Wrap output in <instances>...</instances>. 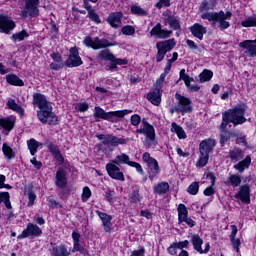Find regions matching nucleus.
<instances>
[{"mask_svg": "<svg viewBox=\"0 0 256 256\" xmlns=\"http://www.w3.org/2000/svg\"><path fill=\"white\" fill-rule=\"evenodd\" d=\"M32 105L38 107L37 118L43 125H58L59 117L53 112V105L47 100V97L41 93H34Z\"/></svg>", "mask_w": 256, "mask_h": 256, "instance_id": "1", "label": "nucleus"}, {"mask_svg": "<svg viewBox=\"0 0 256 256\" xmlns=\"http://www.w3.org/2000/svg\"><path fill=\"white\" fill-rule=\"evenodd\" d=\"M233 17V13L231 11L224 12L220 10L219 12H206L201 14V19H206L210 23H212L213 27H217L220 31H225V29H229L231 27V18Z\"/></svg>", "mask_w": 256, "mask_h": 256, "instance_id": "2", "label": "nucleus"}, {"mask_svg": "<svg viewBox=\"0 0 256 256\" xmlns=\"http://www.w3.org/2000/svg\"><path fill=\"white\" fill-rule=\"evenodd\" d=\"M129 113H133V110H118L105 112L103 108L96 106L94 108V117L95 119H103L104 121H110L111 123H117L119 119H123L125 115H129Z\"/></svg>", "mask_w": 256, "mask_h": 256, "instance_id": "3", "label": "nucleus"}, {"mask_svg": "<svg viewBox=\"0 0 256 256\" xmlns=\"http://www.w3.org/2000/svg\"><path fill=\"white\" fill-rule=\"evenodd\" d=\"M246 111L247 106L239 105L234 109L225 111L224 113L228 116V119H230V123H233L234 127H237V125H243V123L247 122V118H245Z\"/></svg>", "mask_w": 256, "mask_h": 256, "instance_id": "4", "label": "nucleus"}, {"mask_svg": "<svg viewBox=\"0 0 256 256\" xmlns=\"http://www.w3.org/2000/svg\"><path fill=\"white\" fill-rule=\"evenodd\" d=\"M84 45L86 47H90L91 49H94L95 51L99 49H107V47H117L119 45L118 42H109L107 39H100L99 37H95L94 39L90 36H87L84 41Z\"/></svg>", "mask_w": 256, "mask_h": 256, "instance_id": "5", "label": "nucleus"}, {"mask_svg": "<svg viewBox=\"0 0 256 256\" xmlns=\"http://www.w3.org/2000/svg\"><path fill=\"white\" fill-rule=\"evenodd\" d=\"M176 45L175 39H169V40H164L157 42L156 44V49H157V54H156V61L157 63H161L163 59H165V55L169 53Z\"/></svg>", "mask_w": 256, "mask_h": 256, "instance_id": "6", "label": "nucleus"}, {"mask_svg": "<svg viewBox=\"0 0 256 256\" xmlns=\"http://www.w3.org/2000/svg\"><path fill=\"white\" fill-rule=\"evenodd\" d=\"M96 137L97 139H99V141H102L100 144H98L99 149H101L103 145H110L111 147H117L118 145H127V140L123 138H118L111 134H97Z\"/></svg>", "mask_w": 256, "mask_h": 256, "instance_id": "7", "label": "nucleus"}, {"mask_svg": "<svg viewBox=\"0 0 256 256\" xmlns=\"http://www.w3.org/2000/svg\"><path fill=\"white\" fill-rule=\"evenodd\" d=\"M24 8L21 11V16L24 18L27 17H39V0H23Z\"/></svg>", "mask_w": 256, "mask_h": 256, "instance_id": "8", "label": "nucleus"}, {"mask_svg": "<svg viewBox=\"0 0 256 256\" xmlns=\"http://www.w3.org/2000/svg\"><path fill=\"white\" fill-rule=\"evenodd\" d=\"M142 159L147 164L149 179H155L159 175V162H157V159L151 157L149 152H145Z\"/></svg>", "mask_w": 256, "mask_h": 256, "instance_id": "9", "label": "nucleus"}, {"mask_svg": "<svg viewBox=\"0 0 256 256\" xmlns=\"http://www.w3.org/2000/svg\"><path fill=\"white\" fill-rule=\"evenodd\" d=\"M175 98L178 100V103L176 105V111L177 113H181L182 115H185V113H191L193 111V105L191 103V99L176 93Z\"/></svg>", "mask_w": 256, "mask_h": 256, "instance_id": "10", "label": "nucleus"}, {"mask_svg": "<svg viewBox=\"0 0 256 256\" xmlns=\"http://www.w3.org/2000/svg\"><path fill=\"white\" fill-rule=\"evenodd\" d=\"M136 133L145 135L149 145H152L153 141H155V127L145 119L142 120V127L137 129Z\"/></svg>", "mask_w": 256, "mask_h": 256, "instance_id": "11", "label": "nucleus"}, {"mask_svg": "<svg viewBox=\"0 0 256 256\" xmlns=\"http://www.w3.org/2000/svg\"><path fill=\"white\" fill-rule=\"evenodd\" d=\"M41 235H43V230H41L37 224L28 223L26 229H24L22 233L18 235V239H27V237H30V239H35V237H41Z\"/></svg>", "mask_w": 256, "mask_h": 256, "instance_id": "12", "label": "nucleus"}, {"mask_svg": "<svg viewBox=\"0 0 256 256\" xmlns=\"http://www.w3.org/2000/svg\"><path fill=\"white\" fill-rule=\"evenodd\" d=\"M65 65L70 68L80 67V65H83V60H81V56H79V50H77V48H70V55L65 61Z\"/></svg>", "mask_w": 256, "mask_h": 256, "instance_id": "13", "label": "nucleus"}, {"mask_svg": "<svg viewBox=\"0 0 256 256\" xmlns=\"http://www.w3.org/2000/svg\"><path fill=\"white\" fill-rule=\"evenodd\" d=\"M106 171L111 179L125 181V175H123V172H121V169L118 168L117 164L113 162L106 164Z\"/></svg>", "mask_w": 256, "mask_h": 256, "instance_id": "14", "label": "nucleus"}, {"mask_svg": "<svg viewBox=\"0 0 256 256\" xmlns=\"http://www.w3.org/2000/svg\"><path fill=\"white\" fill-rule=\"evenodd\" d=\"M235 199H239L242 203L249 205L251 203V187L248 184H244L239 188Z\"/></svg>", "mask_w": 256, "mask_h": 256, "instance_id": "15", "label": "nucleus"}, {"mask_svg": "<svg viewBox=\"0 0 256 256\" xmlns=\"http://www.w3.org/2000/svg\"><path fill=\"white\" fill-rule=\"evenodd\" d=\"M15 21L7 16L0 15V33L9 35L15 29Z\"/></svg>", "mask_w": 256, "mask_h": 256, "instance_id": "16", "label": "nucleus"}, {"mask_svg": "<svg viewBox=\"0 0 256 256\" xmlns=\"http://www.w3.org/2000/svg\"><path fill=\"white\" fill-rule=\"evenodd\" d=\"M172 33L171 30H163L161 23H157L150 31L151 37H157V39H168Z\"/></svg>", "mask_w": 256, "mask_h": 256, "instance_id": "17", "label": "nucleus"}, {"mask_svg": "<svg viewBox=\"0 0 256 256\" xmlns=\"http://www.w3.org/2000/svg\"><path fill=\"white\" fill-rule=\"evenodd\" d=\"M96 214L98 215V217H100L102 221V225L105 233H111V227H113V223L111 221H113V216L107 213L101 212L99 210H96Z\"/></svg>", "mask_w": 256, "mask_h": 256, "instance_id": "18", "label": "nucleus"}, {"mask_svg": "<svg viewBox=\"0 0 256 256\" xmlns=\"http://www.w3.org/2000/svg\"><path fill=\"white\" fill-rule=\"evenodd\" d=\"M239 47L246 49L245 53L248 57H256V39L255 40H244L239 43Z\"/></svg>", "mask_w": 256, "mask_h": 256, "instance_id": "19", "label": "nucleus"}, {"mask_svg": "<svg viewBox=\"0 0 256 256\" xmlns=\"http://www.w3.org/2000/svg\"><path fill=\"white\" fill-rule=\"evenodd\" d=\"M215 140L214 139H206L203 140L199 145V151L202 153V155H209L210 153H213V149H215Z\"/></svg>", "mask_w": 256, "mask_h": 256, "instance_id": "20", "label": "nucleus"}, {"mask_svg": "<svg viewBox=\"0 0 256 256\" xmlns=\"http://www.w3.org/2000/svg\"><path fill=\"white\" fill-rule=\"evenodd\" d=\"M55 179L56 187H59V189H65L67 187V171L65 169L59 168L56 172Z\"/></svg>", "mask_w": 256, "mask_h": 256, "instance_id": "21", "label": "nucleus"}, {"mask_svg": "<svg viewBox=\"0 0 256 256\" xmlns=\"http://www.w3.org/2000/svg\"><path fill=\"white\" fill-rule=\"evenodd\" d=\"M123 20V12H114L110 13L107 18V23L113 28V29H119L121 26V21Z\"/></svg>", "mask_w": 256, "mask_h": 256, "instance_id": "22", "label": "nucleus"}, {"mask_svg": "<svg viewBox=\"0 0 256 256\" xmlns=\"http://www.w3.org/2000/svg\"><path fill=\"white\" fill-rule=\"evenodd\" d=\"M164 17L171 29H174V31H179V29H181V18L179 16L165 13Z\"/></svg>", "mask_w": 256, "mask_h": 256, "instance_id": "23", "label": "nucleus"}, {"mask_svg": "<svg viewBox=\"0 0 256 256\" xmlns=\"http://www.w3.org/2000/svg\"><path fill=\"white\" fill-rule=\"evenodd\" d=\"M190 32L192 33L193 37L203 41V35L207 34V28L199 23H195L190 27Z\"/></svg>", "mask_w": 256, "mask_h": 256, "instance_id": "24", "label": "nucleus"}, {"mask_svg": "<svg viewBox=\"0 0 256 256\" xmlns=\"http://www.w3.org/2000/svg\"><path fill=\"white\" fill-rule=\"evenodd\" d=\"M48 149L50 153L53 155L55 161H57V163H60V165H63L65 158H63V155L61 154V150H59V146L53 143H50L48 146Z\"/></svg>", "mask_w": 256, "mask_h": 256, "instance_id": "25", "label": "nucleus"}, {"mask_svg": "<svg viewBox=\"0 0 256 256\" xmlns=\"http://www.w3.org/2000/svg\"><path fill=\"white\" fill-rule=\"evenodd\" d=\"M147 99L150 101V103H152V105L159 107V105H161V89L155 88L154 91L147 95Z\"/></svg>", "mask_w": 256, "mask_h": 256, "instance_id": "26", "label": "nucleus"}, {"mask_svg": "<svg viewBox=\"0 0 256 256\" xmlns=\"http://www.w3.org/2000/svg\"><path fill=\"white\" fill-rule=\"evenodd\" d=\"M0 127H3L6 131H12L15 127V117L9 116L0 119Z\"/></svg>", "mask_w": 256, "mask_h": 256, "instance_id": "27", "label": "nucleus"}, {"mask_svg": "<svg viewBox=\"0 0 256 256\" xmlns=\"http://www.w3.org/2000/svg\"><path fill=\"white\" fill-rule=\"evenodd\" d=\"M250 166L251 156H246L245 159L234 165V169H236V171H239V173H244L245 169H249Z\"/></svg>", "mask_w": 256, "mask_h": 256, "instance_id": "28", "label": "nucleus"}, {"mask_svg": "<svg viewBox=\"0 0 256 256\" xmlns=\"http://www.w3.org/2000/svg\"><path fill=\"white\" fill-rule=\"evenodd\" d=\"M7 106L9 107V109H12V111L18 113L21 117H25V109H23L21 105L17 104L14 99H9L7 102Z\"/></svg>", "mask_w": 256, "mask_h": 256, "instance_id": "29", "label": "nucleus"}, {"mask_svg": "<svg viewBox=\"0 0 256 256\" xmlns=\"http://www.w3.org/2000/svg\"><path fill=\"white\" fill-rule=\"evenodd\" d=\"M6 81H7V83H9V85H14L16 87H23L25 85V82H23V80H21L15 74L6 75Z\"/></svg>", "mask_w": 256, "mask_h": 256, "instance_id": "30", "label": "nucleus"}, {"mask_svg": "<svg viewBox=\"0 0 256 256\" xmlns=\"http://www.w3.org/2000/svg\"><path fill=\"white\" fill-rule=\"evenodd\" d=\"M25 193L28 196L29 202L28 207L35 205V199H37V195H35V191L33 190V184H28L25 187Z\"/></svg>", "mask_w": 256, "mask_h": 256, "instance_id": "31", "label": "nucleus"}, {"mask_svg": "<svg viewBox=\"0 0 256 256\" xmlns=\"http://www.w3.org/2000/svg\"><path fill=\"white\" fill-rule=\"evenodd\" d=\"M71 252L67 250V247L65 245H59L54 248H52V256H70Z\"/></svg>", "mask_w": 256, "mask_h": 256, "instance_id": "32", "label": "nucleus"}, {"mask_svg": "<svg viewBox=\"0 0 256 256\" xmlns=\"http://www.w3.org/2000/svg\"><path fill=\"white\" fill-rule=\"evenodd\" d=\"M191 243H192L195 251L203 254V248H201V246L203 245V239H201V237L199 235H197V234L193 235L192 239H191Z\"/></svg>", "mask_w": 256, "mask_h": 256, "instance_id": "33", "label": "nucleus"}, {"mask_svg": "<svg viewBox=\"0 0 256 256\" xmlns=\"http://www.w3.org/2000/svg\"><path fill=\"white\" fill-rule=\"evenodd\" d=\"M112 163L116 165H129L132 163V161L129 160V155L122 153L115 157V159L112 161Z\"/></svg>", "mask_w": 256, "mask_h": 256, "instance_id": "34", "label": "nucleus"}, {"mask_svg": "<svg viewBox=\"0 0 256 256\" xmlns=\"http://www.w3.org/2000/svg\"><path fill=\"white\" fill-rule=\"evenodd\" d=\"M229 157L231 161H241L245 157V153L239 149V148H234L233 150L230 151Z\"/></svg>", "mask_w": 256, "mask_h": 256, "instance_id": "35", "label": "nucleus"}, {"mask_svg": "<svg viewBox=\"0 0 256 256\" xmlns=\"http://www.w3.org/2000/svg\"><path fill=\"white\" fill-rule=\"evenodd\" d=\"M171 127L172 133H176L177 137L180 139H187V134L185 133V130H183V127L179 126L175 122L171 124Z\"/></svg>", "mask_w": 256, "mask_h": 256, "instance_id": "36", "label": "nucleus"}, {"mask_svg": "<svg viewBox=\"0 0 256 256\" xmlns=\"http://www.w3.org/2000/svg\"><path fill=\"white\" fill-rule=\"evenodd\" d=\"M27 145L31 155L35 156L37 149H39L43 144L32 138L27 141Z\"/></svg>", "mask_w": 256, "mask_h": 256, "instance_id": "37", "label": "nucleus"}, {"mask_svg": "<svg viewBox=\"0 0 256 256\" xmlns=\"http://www.w3.org/2000/svg\"><path fill=\"white\" fill-rule=\"evenodd\" d=\"M0 203H4L6 209L11 210L13 207L11 206V196L9 192H1L0 193Z\"/></svg>", "mask_w": 256, "mask_h": 256, "instance_id": "38", "label": "nucleus"}, {"mask_svg": "<svg viewBox=\"0 0 256 256\" xmlns=\"http://www.w3.org/2000/svg\"><path fill=\"white\" fill-rule=\"evenodd\" d=\"M98 59H102L103 61H115V55L111 53L109 50H102L98 54Z\"/></svg>", "mask_w": 256, "mask_h": 256, "instance_id": "39", "label": "nucleus"}, {"mask_svg": "<svg viewBox=\"0 0 256 256\" xmlns=\"http://www.w3.org/2000/svg\"><path fill=\"white\" fill-rule=\"evenodd\" d=\"M169 189V183L167 182H161L154 186V193H157V195H163L167 192Z\"/></svg>", "mask_w": 256, "mask_h": 256, "instance_id": "40", "label": "nucleus"}, {"mask_svg": "<svg viewBox=\"0 0 256 256\" xmlns=\"http://www.w3.org/2000/svg\"><path fill=\"white\" fill-rule=\"evenodd\" d=\"M2 151L5 157H7L8 161H11V159H15V152H13V148L7 145V143L3 144Z\"/></svg>", "mask_w": 256, "mask_h": 256, "instance_id": "41", "label": "nucleus"}, {"mask_svg": "<svg viewBox=\"0 0 256 256\" xmlns=\"http://www.w3.org/2000/svg\"><path fill=\"white\" fill-rule=\"evenodd\" d=\"M29 37V33H27L26 30H22L20 32H17L11 36V39L14 43H17V41H24Z\"/></svg>", "mask_w": 256, "mask_h": 256, "instance_id": "42", "label": "nucleus"}, {"mask_svg": "<svg viewBox=\"0 0 256 256\" xmlns=\"http://www.w3.org/2000/svg\"><path fill=\"white\" fill-rule=\"evenodd\" d=\"M200 83H205L206 81H211L213 79V71L205 69L199 75Z\"/></svg>", "mask_w": 256, "mask_h": 256, "instance_id": "43", "label": "nucleus"}, {"mask_svg": "<svg viewBox=\"0 0 256 256\" xmlns=\"http://www.w3.org/2000/svg\"><path fill=\"white\" fill-rule=\"evenodd\" d=\"M178 219H185V217H187V215H189V210H187V206H185V204H179L178 208Z\"/></svg>", "mask_w": 256, "mask_h": 256, "instance_id": "44", "label": "nucleus"}, {"mask_svg": "<svg viewBox=\"0 0 256 256\" xmlns=\"http://www.w3.org/2000/svg\"><path fill=\"white\" fill-rule=\"evenodd\" d=\"M228 181L232 187H239L241 185V176L232 174L228 177Z\"/></svg>", "mask_w": 256, "mask_h": 256, "instance_id": "45", "label": "nucleus"}, {"mask_svg": "<svg viewBox=\"0 0 256 256\" xmlns=\"http://www.w3.org/2000/svg\"><path fill=\"white\" fill-rule=\"evenodd\" d=\"M207 163H209V155L200 153L199 160L197 161L196 166L201 169V168L205 167V165H207Z\"/></svg>", "mask_w": 256, "mask_h": 256, "instance_id": "46", "label": "nucleus"}, {"mask_svg": "<svg viewBox=\"0 0 256 256\" xmlns=\"http://www.w3.org/2000/svg\"><path fill=\"white\" fill-rule=\"evenodd\" d=\"M242 27H256V16L246 18L241 22Z\"/></svg>", "mask_w": 256, "mask_h": 256, "instance_id": "47", "label": "nucleus"}, {"mask_svg": "<svg viewBox=\"0 0 256 256\" xmlns=\"http://www.w3.org/2000/svg\"><path fill=\"white\" fill-rule=\"evenodd\" d=\"M187 191L189 195H197L199 193V182H193L188 188Z\"/></svg>", "mask_w": 256, "mask_h": 256, "instance_id": "48", "label": "nucleus"}, {"mask_svg": "<svg viewBox=\"0 0 256 256\" xmlns=\"http://www.w3.org/2000/svg\"><path fill=\"white\" fill-rule=\"evenodd\" d=\"M215 6L211 5L208 1H203L199 7V11L203 13H207V11H211Z\"/></svg>", "mask_w": 256, "mask_h": 256, "instance_id": "49", "label": "nucleus"}, {"mask_svg": "<svg viewBox=\"0 0 256 256\" xmlns=\"http://www.w3.org/2000/svg\"><path fill=\"white\" fill-rule=\"evenodd\" d=\"M131 11L133 15H140L141 17H145V15H147V11L139 6H132Z\"/></svg>", "mask_w": 256, "mask_h": 256, "instance_id": "50", "label": "nucleus"}, {"mask_svg": "<svg viewBox=\"0 0 256 256\" xmlns=\"http://www.w3.org/2000/svg\"><path fill=\"white\" fill-rule=\"evenodd\" d=\"M229 123H231L230 118L227 116V114L225 112L222 113V123L220 125V129H222V131H225L227 129V125H229Z\"/></svg>", "mask_w": 256, "mask_h": 256, "instance_id": "51", "label": "nucleus"}, {"mask_svg": "<svg viewBox=\"0 0 256 256\" xmlns=\"http://www.w3.org/2000/svg\"><path fill=\"white\" fill-rule=\"evenodd\" d=\"M131 203H139L141 201V196L139 195V189L132 191L130 196Z\"/></svg>", "mask_w": 256, "mask_h": 256, "instance_id": "52", "label": "nucleus"}, {"mask_svg": "<svg viewBox=\"0 0 256 256\" xmlns=\"http://www.w3.org/2000/svg\"><path fill=\"white\" fill-rule=\"evenodd\" d=\"M121 32L123 35H135V27L127 25L122 27Z\"/></svg>", "mask_w": 256, "mask_h": 256, "instance_id": "53", "label": "nucleus"}, {"mask_svg": "<svg viewBox=\"0 0 256 256\" xmlns=\"http://www.w3.org/2000/svg\"><path fill=\"white\" fill-rule=\"evenodd\" d=\"M130 123L134 127H139V125H141V116H139L138 114L132 115L130 118Z\"/></svg>", "mask_w": 256, "mask_h": 256, "instance_id": "54", "label": "nucleus"}, {"mask_svg": "<svg viewBox=\"0 0 256 256\" xmlns=\"http://www.w3.org/2000/svg\"><path fill=\"white\" fill-rule=\"evenodd\" d=\"M90 197H91V189H89V187L85 186L83 188L82 201L85 203V202L89 201Z\"/></svg>", "mask_w": 256, "mask_h": 256, "instance_id": "55", "label": "nucleus"}, {"mask_svg": "<svg viewBox=\"0 0 256 256\" xmlns=\"http://www.w3.org/2000/svg\"><path fill=\"white\" fill-rule=\"evenodd\" d=\"M232 246L236 249V253H239V247H241V239L233 238L230 239Z\"/></svg>", "mask_w": 256, "mask_h": 256, "instance_id": "56", "label": "nucleus"}, {"mask_svg": "<svg viewBox=\"0 0 256 256\" xmlns=\"http://www.w3.org/2000/svg\"><path fill=\"white\" fill-rule=\"evenodd\" d=\"M163 5L165 7H171V0H160L158 3H156V8L162 9Z\"/></svg>", "mask_w": 256, "mask_h": 256, "instance_id": "57", "label": "nucleus"}, {"mask_svg": "<svg viewBox=\"0 0 256 256\" xmlns=\"http://www.w3.org/2000/svg\"><path fill=\"white\" fill-rule=\"evenodd\" d=\"M186 45H188L189 49H194L196 51L201 52V48L199 46H197V44H195V42L193 40H186Z\"/></svg>", "mask_w": 256, "mask_h": 256, "instance_id": "58", "label": "nucleus"}, {"mask_svg": "<svg viewBox=\"0 0 256 256\" xmlns=\"http://www.w3.org/2000/svg\"><path fill=\"white\" fill-rule=\"evenodd\" d=\"M77 109H78V111H80V113H85V111H89V104L86 102L79 103L77 105Z\"/></svg>", "mask_w": 256, "mask_h": 256, "instance_id": "59", "label": "nucleus"}, {"mask_svg": "<svg viewBox=\"0 0 256 256\" xmlns=\"http://www.w3.org/2000/svg\"><path fill=\"white\" fill-rule=\"evenodd\" d=\"M130 167H135L136 171L138 173H140V175H144V171H143V167H141V164L137 163V162H133L130 163Z\"/></svg>", "mask_w": 256, "mask_h": 256, "instance_id": "60", "label": "nucleus"}, {"mask_svg": "<svg viewBox=\"0 0 256 256\" xmlns=\"http://www.w3.org/2000/svg\"><path fill=\"white\" fill-rule=\"evenodd\" d=\"M204 195L206 197H211V195H215V189L213 188V184H211V186L207 187L204 190Z\"/></svg>", "mask_w": 256, "mask_h": 256, "instance_id": "61", "label": "nucleus"}, {"mask_svg": "<svg viewBox=\"0 0 256 256\" xmlns=\"http://www.w3.org/2000/svg\"><path fill=\"white\" fill-rule=\"evenodd\" d=\"M89 17L91 21H94V23H101V18H99V15H97V13L91 11L89 13Z\"/></svg>", "mask_w": 256, "mask_h": 256, "instance_id": "62", "label": "nucleus"}, {"mask_svg": "<svg viewBox=\"0 0 256 256\" xmlns=\"http://www.w3.org/2000/svg\"><path fill=\"white\" fill-rule=\"evenodd\" d=\"M177 249H178V248H177L175 242L172 243V244L170 245V247L168 248V253H169V255H177Z\"/></svg>", "mask_w": 256, "mask_h": 256, "instance_id": "63", "label": "nucleus"}, {"mask_svg": "<svg viewBox=\"0 0 256 256\" xmlns=\"http://www.w3.org/2000/svg\"><path fill=\"white\" fill-rule=\"evenodd\" d=\"M145 254V248H140L139 250H134L131 253V256H143Z\"/></svg>", "mask_w": 256, "mask_h": 256, "instance_id": "64", "label": "nucleus"}]
</instances>
